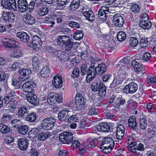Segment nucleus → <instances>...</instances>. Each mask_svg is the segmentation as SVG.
Returning <instances> with one entry per match:
<instances>
[{"label":"nucleus","mask_w":156,"mask_h":156,"mask_svg":"<svg viewBox=\"0 0 156 156\" xmlns=\"http://www.w3.org/2000/svg\"><path fill=\"white\" fill-rule=\"evenodd\" d=\"M57 44L60 46L65 45V50L68 51L71 50L74 44L72 38L67 35H61L57 38Z\"/></svg>","instance_id":"obj_1"},{"label":"nucleus","mask_w":156,"mask_h":156,"mask_svg":"<svg viewBox=\"0 0 156 156\" xmlns=\"http://www.w3.org/2000/svg\"><path fill=\"white\" fill-rule=\"evenodd\" d=\"M116 7L115 5L108 7L102 6L98 11V16L101 19L105 20L107 19L106 15L110 13H114L116 11Z\"/></svg>","instance_id":"obj_2"},{"label":"nucleus","mask_w":156,"mask_h":156,"mask_svg":"<svg viewBox=\"0 0 156 156\" xmlns=\"http://www.w3.org/2000/svg\"><path fill=\"white\" fill-rule=\"evenodd\" d=\"M56 122L55 119L50 116L44 119L41 123V127L44 129L49 130L53 128Z\"/></svg>","instance_id":"obj_3"},{"label":"nucleus","mask_w":156,"mask_h":156,"mask_svg":"<svg viewBox=\"0 0 156 156\" xmlns=\"http://www.w3.org/2000/svg\"><path fill=\"white\" fill-rule=\"evenodd\" d=\"M73 134L69 132H65L61 133L59 136V140L63 144H69L73 140Z\"/></svg>","instance_id":"obj_4"},{"label":"nucleus","mask_w":156,"mask_h":156,"mask_svg":"<svg viewBox=\"0 0 156 156\" xmlns=\"http://www.w3.org/2000/svg\"><path fill=\"white\" fill-rule=\"evenodd\" d=\"M62 98L59 95L54 93H49L47 97V102L50 105H52L56 102L58 103L62 102Z\"/></svg>","instance_id":"obj_5"},{"label":"nucleus","mask_w":156,"mask_h":156,"mask_svg":"<svg viewBox=\"0 0 156 156\" xmlns=\"http://www.w3.org/2000/svg\"><path fill=\"white\" fill-rule=\"evenodd\" d=\"M138 88L137 84L133 82H132L123 88V91L124 93L126 94H132L136 91Z\"/></svg>","instance_id":"obj_6"},{"label":"nucleus","mask_w":156,"mask_h":156,"mask_svg":"<svg viewBox=\"0 0 156 156\" xmlns=\"http://www.w3.org/2000/svg\"><path fill=\"white\" fill-rule=\"evenodd\" d=\"M76 107L79 110L83 109L85 105L84 100L82 95L77 94L75 98Z\"/></svg>","instance_id":"obj_7"},{"label":"nucleus","mask_w":156,"mask_h":156,"mask_svg":"<svg viewBox=\"0 0 156 156\" xmlns=\"http://www.w3.org/2000/svg\"><path fill=\"white\" fill-rule=\"evenodd\" d=\"M36 87V84L33 82L28 81L23 84L22 88L24 91L30 93L34 92Z\"/></svg>","instance_id":"obj_8"},{"label":"nucleus","mask_w":156,"mask_h":156,"mask_svg":"<svg viewBox=\"0 0 156 156\" xmlns=\"http://www.w3.org/2000/svg\"><path fill=\"white\" fill-rule=\"evenodd\" d=\"M95 69L94 66H90L88 68L86 77L87 83H90L96 76L97 73Z\"/></svg>","instance_id":"obj_9"},{"label":"nucleus","mask_w":156,"mask_h":156,"mask_svg":"<svg viewBox=\"0 0 156 156\" xmlns=\"http://www.w3.org/2000/svg\"><path fill=\"white\" fill-rule=\"evenodd\" d=\"M31 70L30 68L23 69L19 71V80L20 81H24L29 78L31 74Z\"/></svg>","instance_id":"obj_10"},{"label":"nucleus","mask_w":156,"mask_h":156,"mask_svg":"<svg viewBox=\"0 0 156 156\" xmlns=\"http://www.w3.org/2000/svg\"><path fill=\"white\" fill-rule=\"evenodd\" d=\"M28 46L32 47L34 49H36L39 46L42 44V42L40 37L37 36H34L32 37V40L30 39Z\"/></svg>","instance_id":"obj_11"},{"label":"nucleus","mask_w":156,"mask_h":156,"mask_svg":"<svg viewBox=\"0 0 156 156\" xmlns=\"http://www.w3.org/2000/svg\"><path fill=\"white\" fill-rule=\"evenodd\" d=\"M126 132L124 126L122 125H119L116 128V137L118 140H122L125 135H126Z\"/></svg>","instance_id":"obj_12"},{"label":"nucleus","mask_w":156,"mask_h":156,"mask_svg":"<svg viewBox=\"0 0 156 156\" xmlns=\"http://www.w3.org/2000/svg\"><path fill=\"white\" fill-rule=\"evenodd\" d=\"M112 21L115 25L119 27H122L124 23L123 17L119 14H115L114 15Z\"/></svg>","instance_id":"obj_13"},{"label":"nucleus","mask_w":156,"mask_h":156,"mask_svg":"<svg viewBox=\"0 0 156 156\" xmlns=\"http://www.w3.org/2000/svg\"><path fill=\"white\" fill-rule=\"evenodd\" d=\"M16 37L21 41L26 43L28 46V43H29L31 38L27 34L24 32H19L17 33Z\"/></svg>","instance_id":"obj_14"},{"label":"nucleus","mask_w":156,"mask_h":156,"mask_svg":"<svg viewBox=\"0 0 156 156\" xmlns=\"http://www.w3.org/2000/svg\"><path fill=\"white\" fill-rule=\"evenodd\" d=\"M114 146V142L112 139L110 137H106L104 138L102 140L101 148L105 147H113Z\"/></svg>","instance_id":"obj_15"},{"label":"nucleus","mask_w":156,"mask_h":156,"mask_svg":"<svg viewBox=\"0 0 156 156\" xmlns=\"http://www.w3.org/2000/svg\"><path fill=\"white\" fill-rule=\"evenodd\" d=\"M27 100L31 104L34 105H37L39 102V99L37 96L32 93H30L26 95Z\"/></svg>","instance_id":"obj_16"},{"label":"nucleus","mask_w":156,"mask_h":156,"mask_svg":"<svg viewBox=\"0 0 156 156\" xmlns=\"http://www.w3.org/2000/svg\"><path fill=\"white\" fill-rule=\"evenodd\" d=\"M96 127L98 131L102 132H108L110 129L109 125L105 122L99 123Z\"/></svg>","instance_id":"obj_17"},{"label":"nucleus","mask_w":156,"mask_h":156,"mask_svg":"<svg viewBox=\"0 0 156 156\" xmlns=\"http://www.w3.org/2000/svg\"><path fill=\"white\" fill-rule=\"evenodd\" d=\"M27 0H18L17 5L20 12L23 13L26 11L27 9Z\"/></svg>","instance_id":"obj_18"},{"label":"nucleus","mask_w":156,"mask_h":156,"mask_svg":"<svg viewBox=\"0 0 156 156\" xmlns=\"http://www.w3.org/2000/svg\"><path fill=\"white\" fill-rule=\"evenodd\" d=\"M140 62L138 59L134 60L132 62L131 65L136 72H141L143 69V66Z\"/></svg>","instance_id":"obj_19"},{"label":"nucleus","mask_w":156,"mask_h":156,"mask_svg":"<svg viewBox=\"0 0 156 156\" xmlns=\"http://www.w3.org/2000/svg\"><path fill=\"white\" fill-rule=\"evenodd\" d=\"M52 83L55 88H60L62 87V77L60 76H55L52 81Z\"/></svg>","instance_id":"obj_20"},{"label":"nucleus","mask_w":156,"mask_h":156,"mask_svg":"<svg viewBox=\"0 0 156 156\" xmlns=\"http://www.w3.org/2000/svg\"><path fill=\"white\" fill-rule=\"evenodd\" d=\"M127 125L129 128L133 130L137 129V126L136 117L134 116L130 117L128 120V123Z\"/></svg>","instance_id":"obj_21"},{"label":"nucleus","mask_w":156,"mask_h":156,"mask_svg":"<svg viewBox=\"0 0 156 156\" xmlns=\"http://www.w3.org/2000/svg\"><path fill=\"white\" fill-rule=\"evenodd\" d=\"M18 143L20 150L24 151L27 149L28 144L27 139L25 138H19L18 140Z\"/></svg>","instance_id":"obj_22"},{"label":"nucleus","mask_w":156,"mask_h":156,"mask_svg":"<svg viewBox=\"0 0 156 156\" xmlns=\"http://www.w3.org/2000/svg\"><path fill=\"white\" fill-rule=\"evenodd\" d=\"M15 18L14 14L11 12L3 11L2 18L5 21L12 20Z\"/></svg>","instance_id":"obj_23"},{"label":"nucleus","mask_w":156,"mask_h":156,"mask_svg":"<svg viewBox=\"0 0 156 156\" xmlns=\"http://www.w3.org/2000/svg\"><path fill=\"white\" fill-rule=\"evenodd\" d=\"M139 25L140 27L144 29H148L151 26V23L148 20L140 19Z\"/></svg>","instance_id":"obj_24"},{"label":"nucleus","mask_w":156,"mask_h":156,"mask_svg":"<svg viewBox=\"0 0 156 156\" xmlns=\"http://www.w3.org/2000/svg\"><path fill=\"white\" fill-rule=\"evenodd\" d=\"M69 111L63 110L59 112L58 117L59 120L62 121H66L68 119L69 115L68 112Z\"/></svg>","instance_id":"obj_25"},{"label":"nucleus","mask_w":156,"mask_h":156,"mask_svg":"<svg viewBox=\"0 0 156 156\" xmlns=\"http://www.w3.org/2000/svg\"><path fill=\"white\" fill-rule=\"evenodd\" d=\"M83 14L87 19L90 21H92L95 19L94 13L91 10L83 11Z\"/></svg>","instance_id":"obj_26"},{"label":"nucleus","mask_w":156,"mask_h":156,"mask_svg":"<svg viewBox=\"0 0 156 156\" xmlns=\"http://www.w3.org/2000/svg\"><path fill=\"white\" fill-rule=\"evenodd\" d=\"M95 69L97 74L99 75H101L104 73L107 69V66L104 64H101L98 65L97 66L95 67Z\"/></svg>","instance_id":"obj_27"},{"label":"nucleus","mask_w":156,"mask_h":156,"mask_svg":"<svg viewBox=\"0 0 156 156\" xmlns=\"http://www.w3.org/2000/svg\"><path fill=\"white\" fill-rule=\"evenodd\" d=\"M50 73V69L49 67L48 66L44 67L40 72L41 76L44 78L48 77Z\"/></svg>","instance_id":"obj_28"},{"label":"nucleus","mask_w":156,"mask_h":156,"mask_svg":"<svg viewBox=\"0 0 156 156\" xmlns=\"http://www.w3.org/2000/svg\"><path fill=\"white\" fill-rule=\"evenodd\" d=\"M147 125V121L145 116L140 117V120L139 127L142 129H146Z\"/></svg>","instance_id":"obj_29"},{"label":"nucleus","mask_w":156,"mask_h":156,"mask_svg":"<svg viewBox=\"0 0 156 156\" xmlns=\"http://www.w3.org/2000/svg\"><path fill=\"white\" fill-rule=\"evenodd\" d=\"M28 130V127L26 125H21L17 127V131L21 134L25 135L27 133Z\"/></svg>","instance_id":"obj_30"},{"label":"nucleus","mask_w":156,"mask_h":156,"mask_svg":"<svg viewBox=\"0 0 156 156\" xmlns=\"http://www.w3.org/2000/svg\"><path fill=\"white\" fill-rule=\"evenodd\" d=\"M80 3L79 0H73L70 5V9L73 11L76 10L79 8Z\"/></svg>","instance_id":"obj_31"},{"label":"nucleus","mask_w":156,"mask_h":156,"mask_svg":"<svg viewBox=\"0 0 156 156\" xmlns=\"http://www.w3.org/2000/svg\"><path fill=\"white\" fill-rule=\"evenodd\" d=\"M99 96L100 97H104L106 94V87L102 83H100V86L98 90Z\"/></svg>","instance_id":"obj_32"},{"label":"nucleus","mask_w":156,"mask_h":156,"mask_svg":"<svg viewBox=\"0 0 156 156\" xmlns=\"http://www.w3.org/2000/svg\"><path fill=\"white\" fill-rule=\"evenodd\" d=\"M25 21L26 23L32 25L35 22L34 18L30 15L28 14L24 18Z\"/></svg>","instance_id":"obj_33"},{"label":"nucleus","mask_w":156,"mask_h":156,"mask_svg":"<svg viewBox=\"0 0 156 156\" xmlns=\"http://www.w3.org/2000/svg\"><path fill=\"white\" fill-rule=\"evenodd\" d=\"M126 102V100L124 98H117L113 106L116 108L118 107L120 105H123Z\"/></svg>","instance_id":"obj_34"},{"label":"nucleus","mask_w":156,"mask_h":156,"mask_svg":"<svg viewBox=\"0 0 156 156\" xmlns=\"http://www.w3.org/2000/svg\"><path fill=\"white\" fill-rule=\"evenodd\" d=\"M10 130V128L3 123L0 124V131L3 134L8 133Z\"/></svg>","instance_id":"obj_35"},{"label":"nucleus","mask_w":156,"mask_h":156,"mask_svg":"<svg viewBox=\"0 0 156 156\" xmlns=\"http://www.w3.org/2000/svg\"><path fill=\"white\" fill-rule=\"evenodd\" d=\"M36 119V114L35 112H31L29 113L26 118L27 121L30 122H34Z\"/></svg>","instance_id":"obj_36"},{"label":"nucleus","mask_w":156,"mask_h":156,"mask_svg":"<svg viewBox=\"0 0 156 156\" xmlns=\"http://www.w3.org/2000/svg\"><path fill=\"white\" fill-rule=\"evenodd\" d=\"M27 109L26 106L21 107L18 111V115L20 117H23L24 115L27 114Z\"/></svg>","instance_id":"obj_37"},{"label":"nucleus","mask_w":156,"mask_h":156,"mask_svg":"<svg viewBox=\"0 0 156 156\" xmlns=\"http://www.w3.org/2000/svg\"><path fill=\"white\" fill-rule=\"evenodd\" d=\"M49 133L45 131L39 133L38 135V138L41 141H44L49 136Z\"/></svg>","instance_id":"obj_38"},{"label":"nucleus","mask_w":156,"mask_h":156,"mask_svg":"<svg viewBox=\"0 0 156 156\" xmlns=\"http://www.w3.org/2000/svg\"><path fill=\"white\" fill-rule=\"evenodd\" d=\"M136 143V142L132 143V144L128 145L127 147L128 150L133 153H135L137 152Z\"/></svg>","instance_id":"obj_39"},{"label":"nucleus","mask_w":156,"mask_h":156,"mask_svg":"<svg viewBox=\"0 0 156 156\" xmlns=\"http://www.w3.org/2000/svg\"><path fill=\"white\" fill-rule=\"evenodd\" d=\"M83 36V32L81 30H77L74 34L73 37L76 40L81 39Z\"/></svg>","instance_id":"obj_40"},{"label":"nucleus","mask_w":156,"mask_h":156,"mask_svg":"<svg viewBox=\"0 0 156 156\" xmlns=\"http://www.w3.org/2000/svg\"><path fill=\"white\" fill-rule=\"evenodd\" d=\"M88 65L87 63L83 64L80 67L81 75L84 76L87 72Z\"/></svg>","instance_id":"obj_41"},{"label":"nucleus","mask_w":156,"mask_h":156,"mask_svg":"<svg viewBox=\"0 0 156 156\" xmlns=\"http://www.w3.org/2000/svg\"><path fill=\"white\" fill-rule=\"evenodd\" d=\"M41 21L43 23L50 25L51 27H52L53 25L55 24L54 22L52 21L51 18L48 17H45L44 19H42Z\"/></svg>","instance_id":"obj_42"},{"label":"nucleus","mask_w":156,"mask_h":156,"mask_svg":"<svg viewBox=\"0 0 156 156\" xmlns=\"http://www.w3.org/2000/svg\"><path fill=\"white\" fill-rule=\"evenodd\" d=\"M80 115L76 114L75 115H72L68 119V122H77L79 118Z\"/></svg>","instance_id":"obj_43"},{"label":"nucleus","mask_w":156,"mask_h":156,"mask_svg":"<svg viewBox=\"0 0 156 156\" xmlns=\"http://www.w3.org/2000/svg\"><path fill=\"white\" fill-rule=\"evenodd\" d=\"M11 125L14 128H17L19 125H20L22 123L21 120L17 119H12L10 122Z\"/></svg>","instance_id":"obj_44"},{"label":"nucleus","mask_w":156,"mask_h":156,"mask_svg":"<svg viewBox=\"0 0 156 156\" xmlns=\"http://www.w3.org/2000/svg\"><path fill=\"white\" fill-rule=\"evenodd\" d=\"M116 37L119 41H123L126 38V34L123 32L120 31L118 33Z\"/></svg>","instance_id":"obj_45"},{"label":"nucleus","mask_w":156,"mask_h":156,"mask_svg":"<svg viewBox=\"0 0 156 156\" xmlns=\"http://www.w3.org/2000/svg\"><path fill=\"white\" fill-rule=\"evenodd\" d=\"M138 41L135 37H131L130 38L129 44L131 47H134L138 44Z\"/></svg>","instance_id":"obj_46"},{"label":"nucleus","mask_w":156,"mask_h":156,"mask_svg":"<svg viewBox=\"0 0 156 156\" xmlns=\"http://www.w3.org/2000/svg\"><path fill=\"white\" fill-rule=\"evenodd\" d=\"M57 56L58 59L60 61L66 60L68 58H66V55L68 54L64 52L60 51Z\"/></svg>","instance_id":"obj_47"},{"label":"nucleus","mask_w":156,"mask_h":156,"mask_svg":"<svg viewBox=\"0 0 156 156\" xmlns=\"http://www.w3.org/2000/svg\"><path fill=\"white\" fill-rule=\"evenodd\" d=\"M12 116L10 114H4L3 115L1 120L2 122H5L10 120L12 118Z\"/></svg>","instance_id":"obj_48"},{"label":"nucleus","mask_w":156,"mask_h":156,"mask_svg":"<svg viewBox=\"0 0 156 156\" xmlns=\"http://www.w3.org/2000/svg\"><path fill=\"white\" fill-rule=\"evenodd\" d=\"M140 9V7L137 4H133L131 5L130 10L134 13L138 12Z\"/></svg>","instance_id":"obj_49"},{"label":"nucleus","mask_w":156,"mask_h":156,"mask_svg":"<svg viewBox=\"0 0 156 156\" xmlns=\"http://www.w3.org/2000/svg\"><path fill=\"white\" fill-rule=\"evenodd\" d=\"M23 54V51L20 49H17L14 51L12 55L14 57L18 58L21 56Z\"/></svg>","instance_id":"obj_50"},{"label":"nucleus","mask_w":156,"mask_h":156,"mask_svg":"<svg viewBox=\"0 0 156 156\" xmlns=\"http://www.w3.org/2000/svg\"><path fill=\"white\" fill-rule=\"evenodd\" d=\"M100 86L97 82H94L92 83L91 88L92 90L95 92L98 91Z\"/></svg>","instance_id":"obj_51"},{"label":"nucleus","mask_w":156,"mask_h":156,"mask_svg":"<svg viewBox=\"0 0 156 156\" xmlns=\"http://www.w3.org/2000/svg\"><path fill=\"white\" fill-rule=\"evenodd\" d=\"M48 8L44 7H42L39 10V14L41 16H43L46 14L48 12Z\"/></svg>","instance_id":"obj_52"},{"label":"nucleus","mask_w":156,"mask_h":156,"mask_svg":"<svg viewBox=\"0 0 156 156\" xmlns=\"http://www.w3.org/2000/svg\"><path fill=\"white\" fill-rule=\"evenodd\" d=\"M6 110L8 111V112H10L11 113H13L16 112L17 111L16 108L15 106H12L11 105H6Z\"/></svg>","instance_id":"obj_53"},{"label":"nucleus","mask_w":156,"mask_h":156,"mask_svg":"<svg viewBox=\"0 0 156 156\" xmlns=\"http://www.w3.org/2000/svg\"><path fill=\"white\" fill-rule=\"evenodd\" d=\"M9 9L12 8L14 10H16L17 5L15 0H9Z\"/></svg>","instance_id":"obj_54"},{"label":"nucleus","mask_w":156,"mask_h":156,"mask_svg":"<svg viewBox=\"0 0 156 156\" xmlns=\"http://www.w3.org/2000/svg\"><path fill=\"white\" fill-rule=\"evenodd\" d=\"M73 148H77L80 144V143L79 141L77 140H75L74 141L73 140L69 142V144Z\"/></svg>","instance_id":"obj_55"},{"label":"nucleus","mask_w":156,"mask_h":156,"mask_svg":"<svg viewBox=\"0 0 156 156\" xmlns=\"http://www.w3.org/2000/svg\"><path fill=\"white\" fill-rule=\"evenodd\" d=\"M113 77L111 74H106L102 76V79L104 82H106L113 79Z\"/></svg>","instance_id":"obj_56"},{"label":"nucleus","mask_w":156,"mask_h":156,"mask_svg":"<svg viewBox=\"0 0 156 156\" xmlns=\"http://www.w3.org/2000/svg\"><path fill=\"white\" fill-rule=\"evenodd\" d=\"M35 5V3L33 1H30L28 4L27 2V9H29V11L30 12L33 11Z\"/></svg>","instance_id":"obj_57"},{"label":"nucleus","mask_w":156,"mask_h":156,"mask_svg":"<svg viewBox=\"0 0 156 156\" xmlns=\"http://www.w3.org/2000/svg\"><path fill=\"white\" fill-rule=\"evenodd\" d=\"M140 43L142 47H146L148 44L147 38L146 37L142 38L140 40Z\"/></svg>","instance_id":"obj_58"},{"label":"nucleus","mask_w":156,"mask_h":156,"mask_svg":"<svg viewBox=\"0 0 156 156\" xmlns=\"http://www.w3.org/2000/svg\"><path fill=\"white\" fill-rule=\"evenodd\" d=\"M9 0H2L1 5L3 8L9 9Z\"/></svg>","instance_id":"obj_59"},{"label":"nucleus","mask_w":156,"mask_h":156,"mask_svg":"<svg viewBox=\"0 0 156 156\" xmlns=\"http://www.w3.org/2000/svg\"><path fill=\"white\" fill-rule=\"evenodd\" d=\"M17 94V93L16 92L11 91L8 94V96L10 98V100H11L12 101L13 100L16 98Z\"/></svg>","instance_id":"obj_60"},{"label":"nucleus","mask_w":156,"mask_h":156,"mask_svg":"<svg viewBox=\"0 0 156 156\" xmlns=\"http://www.w3.org/2000/svg\"><path fill=\"white\" fill-rule=\"evenodd\" d=\"M5 74L3 71L0 72V82L3 84L5 83Z\"/></svg>","instance_id":"obj_61"},{"label":"nucleus","mask_w":156,"mask_h":156,"mask_svg":"<svg viewBox=\"0 0 156 156\" xmlns=\"http://www.w3.org/2000/svg\"><path fill=\"white\" fill-rule=\"evenodd\" d=\"M80 72V69L79 68L76 67L74 68L72 73L71 76L74 78L77 77L78 75Z\"/></svg>","instance_id":"obj_62"},{"label":"nucleus","mask_w":156,"mask_h":156,"mask_svg":"<svg viewBox=\"0 0 156 156\" xmlns=\"http://www.w3.org/2000/svg\"><path fill=\"white\" fill-rule=\"evenodd\" d=\"M129 60L127 58H123L121 59L120 61L119 62V63L117 64V66H119L120 65H125L128 63Z\"/></svg>","instance_id":"obj_63"},{"label":"nucleus","mask_w":156,"mask_h":156,"mask_svg":"<svg viewBox=\"0 0 156 156\" xmlns=\"http://www.w3.org/2000/svg\"><path fill=\"white\" fill-rule=\"evenodd\" d=\"M69 25L70 27L72 28L76 29L80 27L79 24L74 21H70L69 23Z\"/></svg>","instance_id":"obj_64"}]
</instances>
